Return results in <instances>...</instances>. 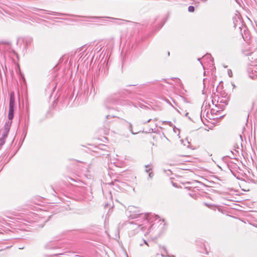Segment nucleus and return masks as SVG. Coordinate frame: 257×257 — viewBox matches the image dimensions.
Returning <instances> with one entry per match:
<instances>
[{
    "mask_svg": "<svg viewBox=\"0 0 257 257\" xmlns=\"http://www.w3.org/2000/svg\"><path fill=\"white\" fill-rule=\"evenodd\" d=\"M16 109V99L14 91L10 93V103L8 118L10 120L13 119L14 116V111Z\"/></svg>",
    "mask_w": 257,
    "mask_h": 257,
    "instance_id": "7ed1b4c3",
    "label": "nucleus"
},
{
    "mask_svg": "<svg viewBox=\"0 0 257 257\" xmlns=\"http://www.w3.org/2000/svg\"><path fill=\"white\" fill-rule=\"evenodd\" d=\"M236 2L240 6V2L239 0H235Z\"/></svg>",
    "mask_w": 257,
    "mask_h": 257,
    "instance_id": "c756f323",
    "label": "nucleus"
},
{
    "mask_svg": "<svg viewBox=\"0 0 257 257\" xmlns=\"http://www.w3.org/2000/svg\"><path fill=\"white\" fill-rule=\"evenodd\" d=\"M201 1H203V2H206L207 0H201Z\"/></svg>",
    "mask_w": 257,
    "mask_h": 257,
    "instance_id": "4c0bfd02",
    "label": "nucleus"
},
{
    "mask_svg": "<svg viewBox=\"0 0 257 257\" xmlns=\"http://www.w3.org/2000/svg\"><path fill=\"white\" fill-rule=\"evenodd\" d=\"M127 211L130 212L129 216L132 218H141L143 219L144 223L139 224L138 227L144 232L145 235L148 234L154 224H151L149 222L151 220L149 213H143L141 211L135 206H129Z\"/></svg>",
    "mask_w": 257,
    "mask_h": 257,
    "instance_id": "f257e3e1",
    "label": "nucleus"
},
{
    "mask_svg": "<svg viewBox=\"0 0 257 257\" xmlns=\"http://www.w3.org/2000/svg\"><path fill=\"white\" fill-rule=\"evenodd\" d=\"M200 59H201L200 58H198V61H200Z\"/></svg>",
    "mask_w": 257,
    "mask_h": 257,
    "instance_id": "58836bf2",
    "label": "nucleus"
},
{
    "mask_svg": "<svg viewBox=\"0 0 257 257\" xmlns=\"http://www.w3.org/2000/svg\"><path fill=\"white\" fill-rule=\"evenodd\" d=\"M146 170L145 172L147 173H149L151 172V171L152 170V165L148 164L145 166Z\"/></svg>",
    "mask_w": 257,
    "mask_h": 257,
    "instance_id": "4468645a",
    "label": "nucleus"
},
{
    "mask_svg": "<svg viewBox=\"0 0 257 257\" xmlns=\"http://www.w3.org/2000/svg\"><path fill=\"white\" fill-rule=\"evenodd\" d=\"M227 102L226 100H223L222 99H220V98L218 96L217 99V103L215 104L216 107H218L220 108H222V107L227 105Z\"/></svg>",
    "mask_w": 257,
    "mask_h": 257,
    "instance_id": "6e6552de",
    "label": "nucleus"
},
{
    "mask_svg": "<svg viewBox=\"0 0 257 257\" xmlns=\"http://www.w3.org/2000/svg\"><path fill=\"white\" fill-rule=\"evenodd\" d=\"M149 132L150 133H153V128H150V130H149Z\"/></svg>",
    "mask_w": 257,
    "mask_h": 257,
    "instance_id": "7c9ffc66",
    "label": "nucleus"
},
{
    "mask_svg": "<svg viewBox=\"0 0 257 257\" xmlns=\"http://www.w3.org/2000/svg\"><path fill=\"white\" fill-rule=\"evenodd\" d=\"M144 242L145 244L147 245V246H150L148 242H147L144 239Z\"/></svg>",
    "mask_w": 257,
    "mask_h": 257,
    "instance_id": "cd10ccee",
    "label": "nucleus"
},
{
    "mask_svg": "<svg viewBox=\"0 0 257 257\" xmlns=\"http://www.w3.org/2000/svg\"><path fill=\"white\" fill-rule=\"evenodd\" d=\"M216 101L217 102V99H216V97H214L212 100V103L214 104Z\"/></svg>",
    "mask_w": 257,
    "mask_h": 257,
    "instance_id": "a878e982",
    "label": "nucleus"
},
{
    "mask_svg": "<svg viewBox=\"0 0 257 257\" xmlns=\"http://www.w3.org/2000/svg\"><path fill=\"white\" fill-rule=\"evenodd\" d=\"M210 58V60L213 62V58L211 57V55L208 54H207L205 56H203V58Z\"/></svg>",
    "mask_w": 257,
    "mask_h": 257,
    "instance_id": "a211bd4d",
    "label": "nucleus"
},
{
    "mask_svg": "<svg viewBox=\"0 0 257 257\" xmlns=\"http://www.w3.org/2000/svg\"><path fill=\"white\" fill-rule=\"evenodd\" d=\"M90 18L92 19L90 21L93 22H103L105 21V20L102 19V17H92Z\"/></svg>",
    "mask_w": 257,
    "mask_h": 257,
    "instance_id": "9b49d317",
    "label": "nucleus"
},
{
    "mask_svg": "<svg viewBox=\"0 0 257 257\" xmlns=\"http://www.w3.org/2000/svg\"><path fill=\"white\" fill-rule=\"evenodd\" d=\"M151 120V119H149L147 121L143 122L144 123H147L149 122Z\"/></svg>",
    "mask_w": 257,
    "mask_h": 257,
    "instance_id": "c85d7f7f",
    "label": "nucleus"
},
{
    "mask_svg": "<svg viewBox=\"0 0 257 257\" xmlns=\"http://www.w3.org/2000/svg\"><path fill=\"white\" fill-rule=\"evenodd\" d=\"M195 10L194 7L192 6H190L188 7V11L189 12H193Z\"/></svg>",
    "mask_w": 257,
    "mask_h": 257,
    "instance_id": "aec40b11",
    "label": "nucleus"
},
{
    "mask_svg": "<svg viewBox=\"0 0 257 257\" xmlns=\"http://www.w3.org/2000/svg\"><path fill=\"white\" fill-rule=\"evenodd\" d=\"M115 104L122 105H128L130 106L133 105L136 107V105L131 101L122 99L116 94L109 96L105 100V106L108 109H111V107L110 106V105Z\"/></svg>",
    "mask_w": 257,
    "mask_h": 257,
    "instance_id": "f03ea898",
    "label": "nucleus"
},
{
    "mask_svg": "<svg viewBox=\"0 0 257 257\" xmlns=\"http://www.w3.org/2000/svg\"><path fill=\"white\" fill-rule=\"evenodd\" d=\"M6 139V138H4V137L0 139V148L5 143Z\"/></svg>",
    "mask_w": 257,
    "mask_h": 257,
    "instance_id": "f3484780",
    "label": "nucleus"
},
{
    "mask_svg": "<svg viewBox=\"0 0 257 257\" xmlns=\"http://www.w3.org/2000/svg\"><path fill=\"white\" fill-rule=\"evenodd\" d=\"M24 248V247L21 246V247H19V249H22Z\"/></svg>",
    "mask_w": 257,
    "mask_h": 257,
    "instance_id": "72a5a7b5",
    "label": "nucleus"
},
{
    "mask_svg": "<svg viewBox=\"0 0 257 257\" xmlns=\"http://www.w3.org/2000/svg\"><path fill=\"white\" fill-rule=\"evenodd\" d=\"M106 18L107 19H114V18H111V17H106Z\"/></svg>",
    "mask_w": 257,
    "mask_h": 257,
    "instance_id": "2f4dec72",
    "label": "nucleus"
},
{
    "mask_svg": "<svg viewBox=\"0 0 257 257\" xmlns=\"http://www.w3.org/2000/svg\"><path fill=\"white\" fill-rule=\"evenodd\" d=\"M236 13L235 14L232 18L234 27L241 28L243 26L244 23L242 19L241 18L240 14L238 12V11H236Z\"/></svg>",
    "mask_w": 257,
    "mask_h": 257,
    "instance_id": "20e7f679",
    "label": "nucleus"
},
{
    "mask_svg": "<svg viewBox=\"0 0 257 257\" xmlns=\"http://www.w3.org/2000/svg\"><path fill=\"white\" fill-rule=\"evenodd\" d=\"M145 85H146V84H141V85H140L138 87V88H140V89H142V88H144V86H145Z\"/></svg>",
    "mask_w": 257,
    "mask_h": 257,
    "instance_id": "bb28decb",
    "label": "nucleus"
},
{
    "mask_svg": "<svg viewBox=\"0 0 257 257\" xmlns=\"http://www.w3.org/2000/svg\"><path fill=\"white\" fill-rule=\"evenodd\" d=\"M228 75L230 77H232V72L230 69H228L227 71Z\"/></svg>",
    "mask_w": 257,
    "mask_h": 257,
    "instance_id": "5701e85b",
    "label": "nucleus"
},
{
    "mask_svg": "<svg viewBox=\"0 0 257 257\" xmlns=\"http://www.w3.org/2000/svg\"><path fill=\"white\" fill-rule=\"evenodd\" d=\"M188 112L186 113V114H185V116H188Z\"/></svg>",
    "mask_w": 257,
    "mask_h": 257,
    "instance_id": "f704fd0d",
    "label": "nucleus"
},
{
    "mask_svg": "<svg viewBox=\"0 0 257 257\" xmlns=\"http://www.w3.org/2000/svg\"><path fill=\"white\" fill-rule=\"evenodd\" d=\"M23 42L24 43L26 47H28L30 45L32 41V39L31 38H27L25 39H23Z\"/></svg>",
    "mask_w": 257,
    "mask_h": 257,
    "instance_id": "f8f14e48",
    "label": "nucleus"
},
{
    "mask_svg": "<svg viewBox=\"0 0 257 257\" xmlns=\"http://www.w3.org/2000/svg\"><path fill=\"white\" fill-rule=\"evenodd\" d=\"M203 246H204V248L203 249H201L199 251L202 252V253H207V251L206 250V247H205V244H203Z\"/></svg>",
    "mask_w": 257,
    "mask_h": 257,
    "instance_id": "6ab92c4d",
    "label": "nucleus"
},
{
    "mask_svg": "<svg viewBox=\"0 0 257 257\" xmlns=\"http://www.w3.org/2000/svg\"><path fill=\"white\" fill-rule=\"evenodd\" d=\"M76 189L77 191L80 193L82 196H83L84 189L82 188H78Z\"/></svg>",
    "mask_w": 257,
    "mask_h": 257,
    "instance_id": "dca6fc26",
    "label": "nucleus"
},
{
    "mask_svg": "<svg viewBox=\"0 0 257 257\" xmlns=\"http://www.w3.org/2000/svg\"><path fill=\"white\" fill-rule=\"evenodd\" d=\"M115 116L114 115H112V114H107L106 115V119H109V118H113V117H114Z\"/></svg>",
    "mask_w": 257,
    "mask_h": 257,
    "instance_id": "4be33fe9",
    "label": "nucleus"
},
{
    "mask_svg": "<svg viewBox=\"0 0 257 257\" xmlns=\"http://www.w3.org/2000/svg\"><path fill=\"white\" fill-rule=\"evenodd\" d=\"M69 179L73 181H75V180L74 179H72L71 178H69Z\"/></svg>",
    "mask_w": 257,
    "mask_h": 257,
    "instance_id": "473e14b6",
    "label": "nucleus"
},
{
    "mask_svg": "<svg viewBox=\"0 0 257 257\" xmlns=\"http://www.w3.org/2000/svg\"><path fill=\"white\" fill-rule=\"evenodd\" d=\"M129 128H130V132L133 134H136V133H134L133 131V127H132V125L131 123H129Z\"/></svg>",
    "mask_w": 257,
    "mask_h": 257,
    "instance_id": "412c9836",
    "label": "nucleus"
},
{
    "mask_svg": "<svg viewBox=\"0 0 257 257\" xmlns=\"http://www.w3.org/2000/svg\"><path fill=\"white\" fill-rule=\"evenodd\" d=\"M38 10L39 11H40L41 12V14H48L50 15L54 14V15H57V16H72L75 17H79V16H77V15H71L66 14H64V13H57V12H53V11H48L42 10V9H38Z\"/></svg>",
    "mask_w": 257,
    "mask_h": 257,
    "instance_id": "39448f33",
    "label": "nucleus"
},
{
    "mask_svg": "<svg viewBox=\"0 0 257 257\" xmlns=\"http://www.w3.org/2000/svg\"><path fill=\"white\" fill-rule=\"evenodd\" d=\"M255 70H257V67L254 66H251L247 68V72L248 76L252 79H255L257 78V74H254Z\"/></svg>",
    "mask_w": 257,
    "mask_h": 257,
    "instance_id": "423d86ee",
    "label": "nucleus"
},
{
    "mask_svg": "<svg viewBox=\"0 0 257 257\" xmlns=\"http://www.w3.org/2000/svg\"><path fill=\"white\" fill-rule=\"evenodd\" d=\"M159 22H160V23L159 24V26L158 27V29H160V28H161L164 24H165V22L164 21V19H161L160 20H159Z\"/></svg>",
    "mask_w": 257,
    "mask_h": 257,
    "instance_id": "2eb2a0df",
    "label": "nucleus"
},
{
    "mask_svg": "<svg viewBox=\"0 0 257 257\" xmlns=\"http://www.w3.org/2000/svg\"><path fill=\"white\" fill-rule=\"evenodd\" d=\"M255 25H256V26L257 27V21H255Z\"/></svg>",
    "mask_w": 257,
    "mask_h": 257,
    "instance_id": "c9c22d12",
    "label": "nucleus"
},
{
    "mask_svg": "<svg viewBox=\"0 0 257 257\" xmlns=\"http://www.w3.org/2000/svg\"><path fill=\"white\" fill-rule=\"evenodd\" d=\"M163 123L168 124L170 126H171L172 125V122L169 121H163Z\"/></svg>",
    "mask_w": 257,
    "mask_h": 257,
    "instance_id": "b1692460",
    "label": "nucleus"
},
{
    "mask_svg": "<svg viewBox=\"0 0 257 257\" xmlns=\"http://www.w3.org/2000/svg\"><path fill=\"white\" fill-rule=\"evenodd\" d=\"M12 122L10 123L9 122L6 123L4 126V129L3 132L2 136L4 138H7L8 137V133L10 131L11 124Z\"/></svg>",
    "mask_w": 257,
    "mask_h": 257,
    "instance_id": "0eeeda50",
    "label": "nucleus"
},
{
    "mask_svg": "<svg viewBox=\"0 0 257 257\" xmlns=\"http://www.w3.org/2000/svg\"><path fill=\"white\" fill-rule=\"evenodd\" d=\"M44 17L45 18L48 19V18H47V17Z\"/></svg>",
    "mask_w": 257,
    "mask_h": 257,
    "instance_id": "ea45409f",
    "label": "nucleus"
},
{
    "mask_svg": "<svg viewBox=\"0 0 257 257\" xmlns=\"http://www.w3.org/2000/svg\"><path fill=\"white\" fill-rule=\"evenodd\" d=\"M154 176V174L152 171L149 173V177L150 179H152Z\"/></svg>",
    "mask_w": 257,
    "mask_h": 257,
    "instance_id": "393cba45",
    "label": "nucleus"
},
{
    "mask_svg": "<svg viewBox=\"0 0 257 257\" xmlns=\"http://www.w3.org/2000/svg\"><path fill=\"white\" fill-rule=\"evenodd\" d=\"M161 255L163 257L168 256L167 250L165 246L162 247V250L161 251Z\"/></svg>",
    "mask_w": 257,
    "mask_h": 257,
    "instance_id": "ddd939ff",
    "label": "nucleus"
},
{
    "mask_svg": "<svg viewBox=\"0 0 257 257\" xmlns=\"http://www.w3.org/2000/svg\"><path fill=\"white\" fill-rule=\"evenodd\" d=\"M257 74V70H255V72H254V74Z\"/></svg>",
    "mask_w": 257,
    "mask_h": 257,
    "instance_id": "e433bc0d",
    "label": "nucleus"
},
{
    "mask_svg": "<svg viewBox=\"0 0 257 257\" xmlns=\"http://www.w3.org/2000/svg\"><path fill=\"white\" fill-rule=\"evenodd\" d=\"M206 107H207V104L206 103L204 104V103H203L202 106V108H201V113H200V117L201 118V119L203 121V119H202V116L204 117V115L206 114V116L209 117L208 116V115L209 114L208 113V110H207L206 111Z\"/></svg>",
    "mask_w": 257,
    "mask_h": 257,
    "instance_id": "1a4fd4ad",
    "label": "nucleus"
},
{
    "mask_svg": "<svg viewBox=\"0 0 257 257\" xmlns=\"http://www.w3.org/2000/svg\"><path fill=\"white\" fill-rule=\"evenodd\" d=\"M238 28L240 30V33L241 34V35L242 36V37L244 39L245 38H244V37L243 36V34L245 36H246L247 34V33H248V30H247L246 27H245L244 24H243L242 27H241V28Z\"/></svg>",
    "mask_w": 257,
    "mask_h": 257,
    "instance_id": "9d476101",
    "label": "nucleus"
}]
</instances>
